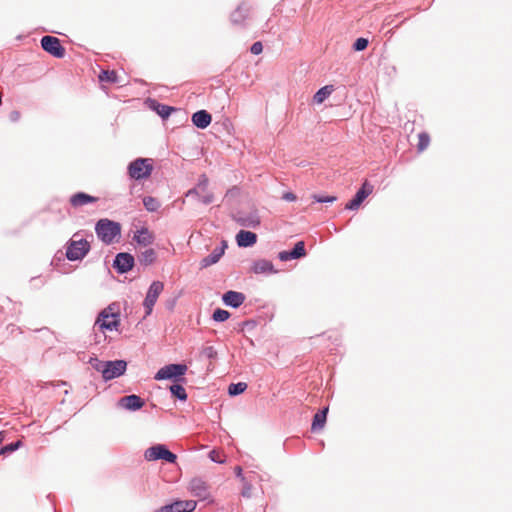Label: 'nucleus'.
Masks as SVG:
<instances>
[{
    "label": "nucleus",
    "mask_w": 512,
    "mask_h": 512,
    "mask_svg": "<svg viewBox=\"0 0 512 512\" xmlns=\"http://www.w3.org/2000/svg\"><path fill=\"white\" fill-rule=\"evenodd\" d=\"M119 323L118 307L116 304H111L99 313L93 328L104 333L105 331L116 330Z\"/></svg>",
    "instance_id": "f257e3e1"
},
{
    "label": "nucleus",
    "mask_w": 512,
    "mask_h": 512,
    "mask_svg": "<svg viewBox=\"0 0 512 512\" xmlns=\"http://www.w3.org/2000/svg\"><path fill=\"white\" fill-rule=\"evenodd\" d=\"M97 237L106 245L114 243L121 235V225L109 219H100L95 225Z\"/></svg>",
    "instance_id": "f03ea898"
},
{
    "label": "nucleus",
    "mask_w": 512,
    "mask_h": 512,
    "mask_svg": "<svg viewBox=\"0 0 512 512\" xmlns=\"http://www.w3.org/2000/svg\"><path fill=\"white\" fill-rule=\"evenodd\" d=\"M187 370L188 366L186 363L167 364L156 372L154 379L156 381L172 380L174 382H183Z\"/></svg>",
    "instance_id": "7ed1b4c3"
},
{
    "label": "nucleus",
    "mask_w": 512,
    "mask_h": 512,
    "mask_svg": "<svg viewBox=\"0 0 512 512\" xmlns=\"http://www.w3.org/2000/svg\"><path fill=\"white\" fill-rule=\"evenodd\" d=\"M153 171L151 158H137L127 166V173L132 180L141 181L150 177Z\"/></svg>",
    "instance_id": "20e7f679"
},
{
    "label": "nucleus",
    "mask_w": 512,
    "mask_h": 512,
    "mask_svg": "<svg viewBox=\"0 0 512 512\" xmlns=\"http://www.w3.org/2000/svg\"><path fill=\"white\" fill-rule=\"evenodd\" d=\"M78 234H74L73 237L66 243V257L69 261L82 260L90 251V244L87 240L79 238Z\"/></svg>",
    "instance_id": "39448f33"
},
{
    "label": "nucleus",
    "mask_w": 512,
    "mask_h": 512,
    "mask_svg": "<svg viewBox=\"0 0 512 512\" xmlns=\"http://www.w3.org/2000/svg\"><path fill=\"white\" fill-rule=\"evenodd\" d=\"M144 458L147 461L163 460L174 464L176 463L177 455L171 452L165 444H155L145 450Z\"/></svg>",
    "instance_id": "423d86ee"
},
{
    "label": "nucleus",
    "mask_w": 512,
    "mask_h": 512,
    "mask_svg": "<svg viewBox=\"0 0 512 512\" xmlns=\"http://www.w3.org/2000/svg\"><path fill=\"white\" fill-rule=\"evenodd\" d=\"M233 220L245 228H257L261 224L260 216L256 209L250 211H237L232 215Z\"/></svg>",
    "instance_id": "0eeeda50"
},
{
    "label": "nucleus",
    "mask_w": 512,
    "mask_h": 512,
    "mask_svg": "<svg viewBox=\"0 0 512 512\" xmlns=\"http://www.w3.org/2000/svg\"><path fill=\"white\" fill-rule=\"evenodd\" d=\"M41 48L51 56L61 59L65 56V48L62 46L61 41L51 35L43 36L41 41Z\"/></svg>",
    "instance_id": "6e6552de"
},
{
    "label": "nucleus",
    "mask_w": 512,
    "mask_h": 512,
    "mask_svg": "<svg viewBox=\"0 0 512 512\" xmlns=\"http://www.w3.org/2000/svg\"><path fill=\"white\" fill-rule=\"evenodd\" d=\"M126 370L127 362L125 360H108L105 362L102 378L107 382L122 376Z\"/></svg>",
    "instance_id": "1a4fd4ad"
},
{
    "label": "nucleus",
    "mask_w": 512,
    "mask_h": 512,
    "mask_svg": "<svg viewBox=\"0 0 512 512\" xmlns=\"http://www.w3.org/2000/svg\"><path fill=\"white\" fill-rule=\"evenodd\" d=\"M164 289V284L161 281H153L148 288L146 297L143 302L145 314L150 315L159 295Z\"/></svg>",
    "instance_id": "9d476101"
},
{
    "label": "nucleus",
    "mask_w": 512,
    "mask_h": 512,
    "mask_svg": "<svg viewBox=\"0 0 512 512\" xmlns=\"http://www.w3.org/2000/svg\"><path fill=\"white\" fill-rule=\"evenodd\" d=\"M189 491L200 500H206L210 497V489L208 483L200 477L191 479L189 483Z\"/></svg>",
    "instance_id": "9b49d317"
},
{
    "label": "nucleus",
    "mask_w": 512,
    "mask_h": 512,
    "mask_svg": "<svg viewBox=\"0 0 512 512\" xmlns=\"http://www.w3.org/2000/svg\"><path fill=\"white\" fill-rule=\"evenodd\" d=\"M373 192V186L370 185L367 181H365L361 188L356 192L355 196L350 200L345 209L347 210H357L362 202Z\"/></svg>",
    "instance_id": "f8f14e48"
},
{
    "label": "nucleus",
    "mask_w": 512,
    "mask_h": 512,
    "mask_svg": "<svg viewBox=\"0 0 512 512\" xmlns=\"http://www.w3.org/2000/svg\"><path fill=\"white\" fill-rule=\"evenodd\" d=\"M134 257L127 252H120L115 256L113 267L119 274L129 272L134 266Z\"/></svg>",
    "instance_id": "ddd939ff"
},
{
    "label": "nucleus",
    "mask_w": 512,
    "mask_h": 512,
    "mask_svg": "<svg viewBox=\"0 0 512 512\" xmlns=\"http://www.w3.org/2000/svg\"><path fill=\"white\" fill-rule=\"evenodd\" d=\"M197 506L194 500H178L159 508L156 512H193Z\"/></svg>",
    "instance_id": "4468645a"
},
{
    "label": "nucleus",
    "mask_w": 512,
    "mask_h": 512,
    "mask_svg": "<svg viewBox=\"0 0 512 512\" xmlns=\"http://www.w3.org/2000/svg\"><path fill=\"white\" fill-rule=\"evenodd\" d=\"M226 248H227V242L224 240L221 241L220 246L214 248L213 251L208 256L204 257L200 261V268L205 269L211 265L218 263L219 260L221 259V257L224 255Z\"/></svg>",
    "instance_id": "2eb2a0df"
},
{
    "label": "nucleus",
    "mask_w": 512,
    "mask_h": 512,
    "mask_svg": "<svg viewBox=\"0 0 512 512\" xmlns=\"http://www.w3.org/2000/svg\"><path fill=\"white\" fill-rule=\"evenodd\" d=\"M118 405L129 411H137L145 405V401L136 394H130L120 398Z\"/></svg>",
    "instance_id": "dca6fc26"
},
{
    "label": "nucleus",
    "mask_w": 512,
    "mask_h": 512,
    "mask_svg": "<svg viewBox=\"0 0 512 512\" xmlns=\"http://www.w3.org/2000/svg\"><path fill=\"white\" fill-rule=\"evenodd\" d=\"M305 255H306L305 244L303 241H299L294 245L292 250L279 252L278 258L280 261L285 262V261H289L292 259L302 258Z\"/></svg>",
    "instance_id": "f3484780"
},
{
    "label": "nucleus",
    "mask_w": 512,
    "mask_h": 512,
    "mask_svg": "<svg viewBox=\"0 0 512 512\" xmlns=\"http://www.w3.org/2000/svg\"><path fill=\"white\" fill-rule=\"evenodd\" d=\"M245 299L246 297L242 292L233 290H229L222 295V301L224 305L231 308L240 307L244 303Z\"/></svg>",
    "instance_id": "a211bd4d"
},
{
    "label": "nucleus",
    "mask_w": 512,
    "mask_h": 512,
    "mask_svg": "<svg viewBox=\"0 0 512 512\" xmlns=\"http://www.w3.org/2000/svg\"><path fill=\"white\" fill-rule=\"evenodd\" d=\"M251 10V6L246 3L242 2L238 7L231 13L230 20L231 23L234 25H241L244 23V21L249 16Z\"/></svg>",
    "instance_id": "6ab92c4d"
},
{
    "label": "nucleus",
    "mask_w": 512,
    "mask_h": 512,
    "mask_svg": "<svg viewBox=\"0 0 512 512\" xmlns=\"http://www.w3.org/2000/svg\"><path fill=\"white\" fill-rule=\"evenodd\" d=\"M236 242L239 247H251L257 242V235L251 231L240 230L236 235Z\"/></svg>",
    "instance_id": "aec40b11"
},
{
    "label": "nucleus",
    "mask_w": 512,
    "mask_h": 512,
    "mask_svg": "<svg viewBox=\"0 0 512 512\" xmlns=\"http://www.w3.org/2000/svg\"><path fill=\"white\" fill-rule=\"evenodd\" d=\"M191 120L197 128L205 129L210 125L212 117L206 110H198L193 113Z\"/></svg>",
    "instance_id": "412c9836"
},
{
    "label": "nucleus",
    "mask_w": 512,
    "mask_h": 512,
    "mask_svg": "<svg viewBox=\"0 0 512 512\" xmlns=\"http://www.w3.org/2000/svg\"><path fill=\"white\" fill-rule=\"evenodd\" d=\"M251 271L255 274H272L277 271L274 269V265L271 261L266 259H259L253 262Z\"/></svg>",
    "instance_id": "4be33fe9"
},
{
    "label": "nucleus",
    "mask_w": 512,
    "mask_h": 512,
    "mask_svg": "<svg viewBox=\"0 0 512 512\" xmlns=\"http://www.w3.org/2000/svg\"><path fill=\"white\" fill-rule=\"evenodd\" d=\"M133 240L137 244L146 247L154 242V235L149 231L148 228L142 227L134 233Z\"/></svg>",
    "instance_id": "5701e85b"
},
{
    "label": "nucleus",
    "mask_w": 512,
    "mask_h": 512,
    "mask_svg": "<svg viewBox=\"0 0 512 512\" xmlns=\"http://www.w3.org/2000/svg\"><path fill=\"white\" fill-rule=\"evenodd\" d=\"M69 201L73 207H81L90 203H95L97 198L84 192H78L73 194Z\"/></svg>",
    "instance_id": "b1692460"
},
{
    "label": "nucleus",
    "mask_w": 512,
    "mask_h": 512,
    "mask_svg": "<svg viewBox=\"0 0 512 512\" xmlns=\"http://www.w3.org/2000/svg\"><path fill=\"white\" fill-rule=\"evenodd\" d=\"M328 411L329 408L328 406H326L320 409L317 413H315L311 424V430L313 432H316L324 427L327 420Z\"/></svg>",
    "instance_id": "393cba45"
},
{
    "label": "nucleus",
    "mask_w": 512,
    "mask_h": 512,
    "mask_svg": "<svg viewBox=\"0 0 512 512\" xmlns=\"http://www.w3.org/2000/svg\"><path fill=\"white\" fill-rule=\"evenodd\" d=\"M150 107L163 119L168 118L171 112L176 111L174 107L161 104L155 100L151 101Z\"/></svg>",
    "instance_id": "a878e982"
},
{
    "label": "nucleus",
    "mask_w": 512,
    "mask_h": 512,
    "mask_svg": "<svg viewBox=\"0 0 512 512\" xmlns=\"http://www.w3.org/2000/svg\"><path fill=\"white\" fill-rule=\"evenodd\" d=\"M334 91L333 85H326L320 88L313 96V101L316 104L323 103Z\"/></svg>",
    "instance_id": "bb28decb"
},
{
    "label": "nucleus",
    "mask_w": 512,
    "mask_h": 512,
    "mask_svg": "<svg viewBox=\"0 0 512 512\" xmlns=\"http://www.w3.org/2000/svg\"><path fill=\"white\" fill-rule=\"evenodd\" d=\"M156 257H157V255H156L155 250L152 248H149V249H146L145 251L141 252L138 255V261L140 264H142L144 266H148L155 262Z\"/></svg>",
    "instance_id": "cd10ccee"
},
{
    "label": "nucleus",
    "mask_w": 512,
    "mask_h": 512,
    "mask_svg": "<svg viewBox=\"0 0 512 512\" xmlns=\"http://www.w3.org/2000/svg\"><path fill=\"white\" fill-rule=\"evenodd\" d=\"M181 382H175L169 387L171 395L179 401H186L188 398L187 392Z\"/></svg>",
    "instance_id": "c85d7f7f"
},
{
    "label": "nucleus",
    "mask_w": 512,
    "mask_h": 512,
    "mask_svg": "<svg viewBox=\"0 0 512 512\" xmlns=\"http://www.w3.org/2000/svg\"><path fill=\"white\" fill-rule=\"evenodd\" d=\"M143 205L145 209L149 212H156L161 206L158 199L152 196H145L143 198Z\"/></svg>",
    "instance_id": "c756f323"
},
{
    "label": "nucleus",
    "mask_w": 512,
    "mask_h": 512,
    "mask_svg": "<svg viewBox=\"0 0 512 512\" xmlns=\"http://www.w3.org/2000/svg\"><path fill=\"white\" fill-rule=\"evenodd\" d=\"M247 389V384L245 382H237L231 383L228 386V394L230 396H238L242 394Z\"/></svg>",
    "instance_id": "7c9ffc66"
},
{
    "label": "nucleus",
    "mask_w": 512,
    "mask_h": 512,
    "mask_svg": "<svg viewBox=\"0 0 512 512\" xmlns=\"http://www.w3.org/2000/svg\"><path fill=\"white\" fill-rule=\"evenodd\" d=\"M98 77L101 82H117V73L114 70H102Z\"/></svg>",
    "instance_id": "2f4dec72"
},
{
    "label": "nucleus",
    "mask_w": 512,
    "mask_h": 512,
    "mask_svg": "<svg viewBox=\"0 0 512 512\" xmlns=\"http://www.w3.org/2000/svg\"><path fill=\"white\" fill-rule=\"evenodd\" d=\"M230 317V313L227 310L217 308L212 315V318L216 322H223Z\"/></svg>",
    "instance_id": "473e14b6"
},
{
    "label": "nucleus",
    "mask_w": 512,
    "mask_h": 512,
    "mask_svg": "<svg viewBox=\"0 0 512 512\" xmlns=\"http://www.w3.org/2000/svg\"><path fill=\"white\" fill-rule=\"evenodd\" d=\"M209 179L205 174H202L198 178V182L194 188H198L199 193L207 192Z\"/></svg>",
    "instance_id": "72a5a7b5"
},
{
    "label": "nucleus",
    "mask_w": 512,
    "mask_h": 512,
    "mask_svg": "<svg viewBox=\"0 0 512 512\" xmlns=\"http://www.w3.org/2000/svg\"><path fill=\"white\" fill-rule=\"evenodd\" d=\"M418 138H419V141H418L417 147H418V150L420 152H422L429 146L430 137L427 133H420Z\"/></svg>",
    "instance_id": "f704fd0d"
},
{
    "label": "nucleus",
    "mask_w": 512,
    "mask_h": 512,
    "mask_svg": "<svg viewBox=\"0 0 512 512\" xmlns=\"http://www.w3.org/2000/svg\"><path fill=\"white\" fill-rule=\"evenodd\" d=\"M88 362L96 371L100 372L101 375L103 376L106 361L99 360L97 357H90Z\"/></svg>",
    "instance_id": "c9c22d12"
},
{
    "label": "nucleus",
    "mask_w": 512,
    "mask_h": 512,
    "mask_svg": "<svg viewBox=\"0 0 512 512\" xmlns=\"http://www.w3.org/2000/svg\"><path fill=\"white\" fill-rule=\"evenodd\" d=\"M368 43L369 42L366 38L360 37L354 42L353 48L355 51H363L367 48Z\"/></svg>",
    "instance_id": "e433bc0d"
},
{
    "label": "nucleus",
    "mask_w": 512,
    "mask_h": 512,
    "mask_svg": "<svg viewBox=\"0 0 512 512\" xmlns=\"http://www.w3.org/2000/svg\"><path fill=\"white\" fill-rule=\"evenodd\" d=\"M313 199L317 203H333L336 201L335 196H322V195H313Z\"/></svg>",
    "instance_id": "4c0bfd02"
},
{
    "label": "nucleus",
    "mask_w": 512,
    "mask_h": 512,
    "mask_svg": "<svg viewBox=\"0 0 512 512\" xmlns=\"http://www.w3.org/2000/svg\"><path fill=\"white\" fill-rule=\"evenodd\" d=\"M202 195L199 197V201L205 205H208L214 201V195L211 192L201 193Z\"/></svg>",
    "instance_id": "58836bf2"
},
{
    "label": "nucleus",
    "mask_w": 512,
    "mask_h": 512,
    "mask_svg": "<svg viewBox=\"0 0 512 512\" xmlns=\"http://www.w3.org/2000/svg\"><path fill=\"white\" fill-rule=\"evenodd\" d=\"M242 483H243V489L241 491V495L245 498H250L251 492H252V485L250 483H248L247 481L242 482Z\"/></svg>",
    "instance_id": "ea45409f"
},
{
    "label": "nucleus",
    "mask_w": 512,
    "mask_h": 512,
    "mask_svg": "<svg viewBox=\"0 0 512 512\" xmlns=\"http://www.w3.org/2000/svg\"><path fill=\"white\" fill-rule=\"evenodd\" d=\"M21 444V441H17L15 443H11L9 445H6L5 447H3L1 450H0V454H4L6 452H12L14 450H16Z\"/></svg>",
    "instance_id": "a19ab883"
},
{
    "label": "nucleus",
    "mask_w": 512,
    "mask_h": 512,
    "mask_svg": "<svg viewBox=\"0 0 512 512\" xmlns=\"http://www.w3.org/2000/svg\"><path fill=\"white\" fill-rule=\"evenodd\" d=\"M262 51H263V45L260 41L253 43L250 48V52L254 55H259Z\"/></svg>",
    "instance_id": "79ce46f5"
},
{
    "label": "nucleus",
    "mask_w": 512,
    "mask_h": 512,
    "mask_svg": "<svg viewBox=\"0 0 512 512\" xmlns=\"http://www.w3.org/2000/svg\"><path fill=\"white\" fill-rule=\"evenodd\" d=\"M256 327V322L255 321H246L242 324V331L243 332H247V331H250L252 329H254Z\"/></svg>",
    "instance_id": "37998d69"
},
{
    "label": "nucleus",
    "mask_w": 512,
    "mask_h": 512,
    "mask_svg": "<svg viewBox=\"0 0 512 512\" xmlns=\"http://www.w3.org/2000/svg\"><path fill=\"white\" fill-rule=\"evenodd\" d=\"M201 193L198 192V188H191L186 192V197H195L199 200Z\"/></svg>",
    "instance_id": "c03bdc74"
},
{
    "label": "nucleus",
    "mask_w": 512,
    "mask_h": 512,
    "mask_svg": "<svg viewBox=\"0 0 512 512\" xmlns=\"http://www.w3.org/2000/svg\"><path fill=\"white\" fill-rule=\"evenodd\" d=\"M234 472H235L236 477L239 478L241 480V482H245L246 481V478L243 475V470H242V468L240 466H236L234 468Z\"/></svg>",
    "instance_id": "a18cd8bd"
},
{
    "label": "nucleus",
    "mask_w": 512,
    "mask_h": 512,
    "mask_svg": "<svg viewBox=\"0 0 512 512\" xmlns=\"http://www.w3.org/2000/svg\"><path fill=\"white\" fill-rule=\"evenodd\" d=\"M296 198H297L296 195L292 192H286L282 196V199H284L285 201H288V202L295 201Z\"/></svg>",
    "instance_id": "49530a36"
},
{
    "label": "nucleus",
    "mask_w": 512,
    "mask_h": 512,
    "mask_svg": "<svg viewBox=\"0 0 512 512\" xmlns=\"http://www.w3.org/2000/svg\"><path fill=\"white\" fill-rule=\"evenodd\" d=\"M215 451L210 452V459L215 463H223V460L217 456H214Z\"/></svg>",
    "instance_id": "de8ad7c7"
},
{
    "label": "nucleus",
    "mask_w": 512,
    "mask_h": 512,
    "mask_svg": "<svg viewBox=\"0 0 512 512\" xmlns=\"http://www.w3.org/2000/svg\"><path fill=\"white\" fill-rule=\"evenodd\" d=\"M5 439V432L1 431L0 432V444L4 441Z\"/></svg>",
    "instance_id": "09e8293b"
},
{
    "label": "nucleus",
    "mask_w": 512,
    "mask_h": 512,
    "mask_svg": "<svg viewBox=\"0 0 512 512\" xmlns=\"http://www.w3.org/2000/svg\"><path fill=\"white\" fill-rule=\"evenodd\" d=\"M204 352H213V351H212V347H207V348H205Z\"/></svg>",
    "instance_id": "8fccbe9b"
},
{
    "label": "nucleus",
    "mask_w": 512,
    "mask_h": 512,
    "mask_svg": "<svg viewBox=\"0 0 512 512\" xmlns=\"http://www.w3.org/2000/svg\"><path fill=\"white\" fill-rule=\"evenodd\" d=\"M209 358H213L214 356H216L217 354H212V353H209L207 354Z\"/></svg>",
    "instance_id": "3c124183"
}]
</instances>
